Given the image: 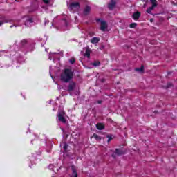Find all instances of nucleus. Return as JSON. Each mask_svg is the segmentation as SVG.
<instances>
[{"mask_svg": "<svg viewBox=\"0 0 177 177\" xmlns=\"http://www.w3.org/2000/svg\"><path fill=\"white\" fill-rule=\"evenodd\" d=\"M74 77V72L71 69L66 68L61 74V81L62 82H70Z\"/></svg>", "mask_w": 177, "mask_h": 177, "instance_id": "obj_1", "label": "nucleus"}, {"mask_svg": "<svg viewBox=\"0 0 177 177\" xmlns=\"http://www.w3.org/2000/svg\"><path fill=\"white\" fill-rule=\"evenodd\" d=\"M23 21H24L25 26H26L27 27H30L31 26V24L34 23V19H32V17L26 16L24 17Z\"/></svg>", "mask_w": 177, "mask_h": 177, "instance_id": "obj_2", "label": "nucleus"}, {"mask_svg": "<svg viewBox=\"0 0 177 177\" xmlns=\"http://www.w3.org/2000/svg\"><path fill=\"white\" fill-rule=\"evenodd\" d=\"M150 3L152 6L147 9V13H151V10H154V8H157V0H150Z\"/></svg>", "mask_w": 177, "mask_h": 177, "instance_id": "obj_3", "label": "nucleus"}, {"mask_svg": "<svg viewBox=\"0 0 177 177\" xmlns=\"http://www.w3.org/2000/svg\"><path fill=\"white\" fill-rule=\"evenodd\" d=\"M97 21H100V24H101V26L100 28V29L101 30V31H106V30H107V27H108V25H107V22L103 19H97Z\"/></svg>", "mask_w": 177, "mask_h": 177, "instance_id": "obj_4", "label": "nucleus"}, {"mask_svg": "<svg viewBox=\"0 0 177 177\" xmlns=\"http://www.w3.org/2000/svg\"><path fill=\"white\" fill-rule=\"evenodd\" d=\"M80 8V2L78 1H73L70 4L71 10H78Z\"/></svg>", "mask_w": 177, "mask_h": 177, "instance_id": "obj_5", "label": "nucleus"}, {"mask_svg": "<svg viewBox=\"0 0 177 177\" xmlns=\"http://www.w3.org/2000/svg\"><path fill=\"white\" fill-rule=\"evenodd\" d=\"M57 116L59 121L63 122V124H66V118H64V112H59Z\"/></svg>", "mask_w": 177, "mask_h": 177, "instance_id": "obj_6", "label": "nucleus"}, {"mask_svg": "<svg viewBox=\"0 0 177 177\" xmlns=\"http://www.w3.org/2000/svg\"><path fill=\"white\" fill-rule=\"evenodd\" d=\"M76 84L74 82L69 83L68 86V92H73L75 89Z\"/></svg>", "mask_w": 177, "mask_h": 177, "instance_id": "obj_7", "label": "nucleus"}, {"mask_svg": "<svg viewBox=\"0 0 177 177\" xmlns=\"http://www.w3.org/2000/svg\"><path fill=\"white\" fill-rule=\"evenodd\" d=\"M71 169L72 171L71 177H78V173L77 172V167L75 166L72 165L71 167Z\"/></svg>", "mask_w": 177, "mask_h": 177, "instance_id": "obj_8", "label": "nucleus"}, {"mask_svg": "<svg viewBox=\"0 0 177 177\" xmlns=\"http://www.w3.org/2000/svg\"><path fill=\"white\" fill-rule=\"evenodd\" d=\"M108 8L109 9H110V10H113V9L115 8V1L111 0L110 3L108 6Z\"/></svg>", "mask_w": 177, "mask_h": 177, "instance_id": "obj_9", "label": "nucleus"}, {"mask_svg": "<svg viewBox=\"0 0 177 177\" xmlns=\"http://www.w3.org/2000/svg\"><path fill=\"white\" fill-rule=\"evenodd\" d=\"M90 12H91V6H86L84 8L83 14L84 15V16H86L89 15Z\"/></svg>", "mask_w": 177, "mask_h": 177, "instance_id": "obj_10", "label": "nucleus"}, {"mask_svg": "<svg viewBox=\"0 0 177 177\" xmlns=\"http://www.w3.org/2000/svg\"><path fill=\"white\" fill-rule=\"evenodd\" d=\"M139 17H140V12H136L133 14V19H134V20H138Z\"/></svg>", "mask_w": 177, "mask_h": 177, "instance_id": "obj_11", "label": "nucleus"}, {"mask_svg": "<svg viewBox=\"0 0 177 177\" xmlns=\"http://www.w3.org/2000/svg\"><path fill=\"white\" fill-rule=\"evenodd\" d=\"M99 41H100V39L99 37H93L91 39V44H98Z\"/></svg>", "mask_w": 177, "mask_h": 177, "instance_id": "obj_12", "label": "nucleus"}, {"mask_svg": "<svg viewBox=\"0 0 177 177\" xmlns=\"http://www.w3.org/2000/svg\"><path fill=\"white\" fill-rule=\"evenodd\" d=\"M96 128H97V129L102 131V130L104 129V125H103V124H102V123H98L96 124Z\"/></svg>", "mask_w": 177, "mask_h": 177, "instance_id": "obj_13", "label": "nucleus"}, {"mask_svg": "<svg viewBox=\"0 0 177 177\" xmlns=\"http://www.w3.org/2000/svg\"><path fill=\"white\" fill-rule=\"evenodd\" d=\"M125 152H124V151H122V149H115V154H117L118 156H122V154H124Z\"/></svg>", "mask_w": 177, "mask_h": 177, "instance_id": "obj_14", "label": "nucleus"}, {"mask_svg": "<svg viewBox=\"0 0 177 177\" xmlns=\"http://www.w3.org/2000/svg\"><path fill=\"white\" fill-rule=\"evenodd\" d=\"M84 56H86V57L89 58L91 57V50L86 49Z\"/></svg>", "mask_w": 177, "mask_h": 177, "instance_id": "obj_15", "label": "nucleus"}, {"mask_svg": "<svg viewBox=\"0 0 177 177\" xmlns=\"http://www.w3.org/2000/svg\"><path fill=\"white\" fill-rule=\"evenodd\" d=\"M92 65L94 66V67H98V66H100V62L99 61H95Z\"/></svg>", "mask_w": 177, "mask_h": 177, "instance_id": "obj_16", "label": "nucleus"}, {"mask_svg": "<svg viewBox=\"0 0 177 177\" xmlns=\"http://www.w3.org/2000/svg\"><path fill=\"white\" fill-rule=\"evenodd\" d=\"M143 68H144V66H142L140 68H136V71H138V73H143Z\"/></svg>", "mask_w": 177, "mask_h": 177, "instance_id": "obj_17", "label": "nucleus"}, {"mask_svg": "<svg viewBox=\"0 0 177 177\" xmlns=\"http://www.w3.org/2000/svg\"><path fill=\"white\" fill-rule=\"evenodd\" d=\"M93 138L96 139V140H100V139H102L100 136L97 134H93Z\"/></svg>", "mask_w": 177, "mask_h": 177, "instance_id": "obj_18", "label": "nucleus"}, {"mask_svg": "<svg viewBox=\"0 0 177 177\" xmlns=\"http://www.w3.org/2000/svg\"><path fill=\"white\" fill-rule=\"evenodd\" d=\"M69 62L71 64H74V63H75V58H71L69 59Z\"/></svg>", "mask_w": 177, "mask_h": 177, "instance_id": "obj_19", "label": "nucleus"}, {"mask_svg": "<svg viewBox=\"0 0 177 177\" xmlns=\"http://www.w3.org/2000/svg\"><path fill=\"white\" fill-rule=\"evenodd\" d=\"M26 44H27V40L24 39L21 41V44L22 45V46H24V45H26Z\"/></svg>", "mask_w": 177, "mask_h": 177, "instance_id": "obj_20", "label": "nucleus"}, {"mask_svg": "<svg viewBox=\"0 0 177 177\" xmlns=\"http://www.w3.org/2000/svg\"><path fill=\"white\" fill-rule=\"evenodd\" d=\"M136 26V23H133L130 24L131 28H135Z\"/></svg>", "mask_w": 177, "mask_h": 177, "instance_id": "obj_21", "label": "nucleus"}, {"mask_svg": "<svg viewBox=\"0 0 177 177\" xmlns=\"http://www.w3.org/2000/svg\"><path fill=\"white\" fill-rule=\"evenodd\" d=\"M67 147H68V145L67 144H64V145L63 147L64 151H67Z\"/></svg>", "mask_w": 177, "mask_h": 177, "instance_id": "obj_22", "label": "nucleus"}, {"mask_svg": "<svg viewBox=\"0 0 177 177\" xmlns=\"http://www.w3.org/2000/svg\"><path fill=\"white\" fill-rule=\"evenodd\" d=\"M53 55H57V53H51V54L50 55V56H49L50 60H52V56H53Z\"/></svg>", "mask_w": 177, "mask_h": 177, "instance_id": "obj_23", "label": "nucleus"}, {"mask_svg": "<svg viewBox=\"0 0 177 177\" xmlns=\"http://www.w3.org/2000/svg\"><path fill=\"white\" fill-rule=\"evenodd\" d=\"M43 2H44V3H46V5H48V3H49V0H42Z\"/></svg>", "mask_w": 177, "mask_h": 177, "instance_id": "obj_24", "label": "nucleus"}, {"mask_svg": "<svg viewBox=\"0 0 177 177\" xmlns=\"http://www.w3.org/2000/svg\"><path fill=\"white\" fill-rule=\"evenodd\" d=\"M150 21H151V23H153L154 21V19H151Z\"/></svg>", "mask_w": 177, "mask_h": 177, "instance_id": "obj_25", "label": "nucleus"}, {"mask_svg": "<svg viewBox=\"0 0 177 177\" xmlns=\"http://www.w3.org/2000/svg\"><path fill=\"white\" fill-rule=\"evenodd\" d=\"M2 24H3V21H0V26H2Z\"/></svg>", "mask_w": 177, "mask_h": 177, "instance_id": "obj_26", "label": "nucleus"}, {"mask_svg": "<svg viewBox=\"0 0 177 177\" xmlns=\"http://www.w3.org/2000/svg\"><path fill=\"white\" fill-rule=\"evenodd\" d=\"M98 104H102V101H97Z\"/></svg>", "mask_w": 177, "mask_h": 177, "instance_id": "obj_27", "label": "nucleus"}, {"mask_svg": "<svg viewBox=\"0 0 177 177\" xmlns=\"http://www.w3.org/2000/svg\"><path fill=\"white\" fill-rule=\"evenodd\" d=\"M110 140H111V138H109L108 142H110Z\"/></svg>", "mask_w": 177, "mask_h": 177, "instance_id": "obj_28", "label": "nucleus"}, {"mask_svg": "<svg viewBox=\"0 0 177 177\" xmlns=\"http://www.w3.org/2000/svg\"><path fill=\"white\" fill-rule=\"evenodd\" d=\"M46 23H49V21L45 22V24H46Z\"/></svg>", "mask_w": 177, "mask_h": 177, "instance_id": "obj_29", "label": "nucleus"}, {"mask_svg": "<svg viewBox=\"0 0 177 177\" xmlns=\"http://www.w3.org/2000/svg\"><path fill=\"white\" fill-rule=\"evenodd\" d=\"M10 27H11V28L13 27V25L10 26Z\"/></svg>", "mask_w": 177, "mask_h": 177, "instance_id": "obj_30", "label": "nucleus"}]
</instances>
